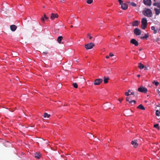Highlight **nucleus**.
I'll list each match as a JSON object with an SVG mask.
<instances>
[{
    "instance_id": "cd10ccee",
    "label": "nucleus",
    "mask_w": 160,
    "mask_h": 160,
    "mask_svg": "<svg viewBox=\"0 0 160 160\" xmlns=\"http://www.w3.org/2000/svg\"><path fill=\"white\" fill-rule=\"evenodd\" d=\"M72 85L73 87L76 88H77L78 87V85L76 83H73Z\"/></svg>"
},
{
    "instance_id": "8fccbe9b",
    "label": "nucleus",
    "mask_w": 160,
    "mask_h": 160,
    "mask_svg": "<svg viewBox=\"0 0 160 160\" xmlns=\"http://www.w3.org/2000/svg\"><path fill=\"white\" fill-rule=\"evenodd\" d=\"M143 58H145V57H143Z\"/></svg>"
},
{
    "instance_id": "f03ea898",
    "label": "nucleus",
    "mask_w": 160,
    "mask_h": 160,
    "mask_svg": "<svg viewBox=\"0 0 160 160\" xmlns=\"http://www.w3.org/2000/svg\"><path fill=\"white\" fill-rule=\"evenodd\" d=\"M142 23V28L143 29H145L147 27V19L145 18H142L141 20Z\"/></svg>"
},
{
    "instance_id": "3c124183",
    "label": "nucleus",
    "mask_w": 160,
    "mask_h": 160,
    "mask_svg": "<svg viewBox=\"0 0 160 160\" xmlns=\"http://www.w3.org/2000/svg\"><path fill=\"white\" fill-rule=\"evenodd\" d=\"M159 105H160V104H159Z\"/></svg>"
},
{
    "instance_id": "79ce46f5",
    "label": "nucleus",
    "mask_w": 160,
    "mask_h": 160,
    "mask_svg": "<svg viewBox=\"0 0 160 160\" xmlns=\"http://www.w3.org/2000/svg\"><path fill=\"white\" fill-rule=\"evenodd\" d=\"M107 106V104H105V105H104L103 107H106Z\"/></svg>"
},
{
    "instance_id": "6ab92c4d",
    "label": "nucleus",
    "mask_w": 160,
    "mask_h": 160,
    "mask_svg": "<svg viewBox=\"0 0 160 160\" xmlns=\"http://www.w3.org/2000/svg\"><path fill=\"white\" fill-rule=\"evenodd\" d=\"M153 5L156 6L157 7L160 8V3L159 2H155L153 3Z\"/></svg>"
},
{
    "instance_id": "bb28decb",
    "label": "nucleus",
    "mask_w": 160,
    "mask_h": 160,
    "mask_svg": "<svg viewBox=\"0 0 160 160\" xmlns=\"http://www.w3.org/2000/svg\"><path fill=\"white\" fill-rule=\"evenodd\" d=\"M152 83L154 84L156 86H158L159 85V82H158L154 80Z\"/></svg>"
},
{
    "instance_id": "1a4fd4ad",
    "label": "nucleus",
    "mask_w": 160,
    "mask_h": 160,
    "mask_svg": "<svg viewBox=\"0 0 160 160\" xmlns=\"http://www.w3.org/2000/svg\"><path fill=\"white\" fill-rule=\"evenodd\" d=\"M131 144L133 145L134 148H137L138 146V144L137 143V140H135L133 141H132Z\"/></svg>"
},
{
    "instance_id": "2eb2a0df",
    "label": "nucleus",
    "mask_w": 160,
    "mask_h": 160,
    "mask_svg": "<svg viewBox=\"0 0 160 160\" xmlns=\"http://www.w3.org/2000/svg\"><path fill=\"white\" fill-rule=\"evenodd\" d=\"M138 22L136 20L132 22V25L133 26H138Z\"/></svg>"
},
{
    "instance_id": "393cba45",
    "label": "nucleus",
    "mask_w": 160,
    "mask_h": 160,
    "mask_svg": "<svg viewBox=\"0 0 160 160\" xmlns=\"http://www.w3.org/2000/svg\"><path fill=\"white\" fill-rule=\"evenodd\" d=\"M128 3L130 5L133 6V7H135L136 6V4L132 2H128Z\"/></svg>"
},
{
    "instance_id": "2f4dec72",
    "label": "nucleus",
    "mask_w": 160,
    "mask_h": 160,
    "mask_svg": "<svg viewBox=\"0 0 160 160\" xmlns=\"http://www.w3.org/2000/svg\"><path fill=\"white\" fill-rule=\"evenodd\" d=\"M125 94L126 96H129V95H130V94H129L128 93V92H125Z\"/></svg>"
},
{
    "instance_id": "de8ad7c7",
    "label": "nucleus",
    "mask_w": 160,
    "mask_h": 160,
    "mask_svg": "<svg viewBox=\"0 0 160 160\" xmlns=\"http://www.w3.org/2000/svg\"><path fill=\"white\" fill-rule=\"evenodd\" d=\"M73 27V26H72V25H71V28H72V27Z\"/></svg>"
},
{
    "instance_id": "f704fd0d",
    "label": "nucleus",
    "mask_w": 160,
    "mask_h": 160,
    "mask_svg": "<svg viewBox=\"0 0 160 160\" xmlns=\"http://www.w3.org/2000/svg\"><path fill=\"white\" fill-rule=\"evenodd\" d=\"M122 99H123V98H119L118 99V101L120 102H122Z\"/></svg>"
},
{
    "instance_id": "f8f14e48",
    "label": "nucleus",
    "mask_w": 160,
    "mask_h": 160,
    "mask_svg": "<svg viewBox=\"0 0 160 160\" xmlns=\"http://www.w3.org/2000/svg\"><path fill=\"white\" fill-rule=\"evenodd\" d=\"M48 18L46 16V14H44V16L43 17H42L41 19V21L42 22H44L45 20H48Z\"/></svg>"
},
{
    "instance_id": "423d86ee",
    "label": "nucleus",
    "mask_w": 160,
    "mask_h": 160,
    "mask_svg": "<svg viewBox=\"0 0 160 160\" xmlns=\"http://www.w3.org/2000/svg\"><path fill=\"white\" fill-rule=\"evenodd\" d=\"M102 81L103 80L102 79H97L95 80L93 83L94 85H98L102 82Z\"/></svg>"
},
{
    "instance_id": "412c9836",
    "label": "nucleus",
    "mask_w": 160,
    "mask_h": 160,
    "mask_svg": "<svg viewBox=\"0 0 160 160\" xmlns=\"http://www.w3.org/2000/svg\"><path fill=\"white\" fill-rule=\"evenodd\" d=\"M50 115L48 114L47 113H44L43 115V117L44 118H49L50 116Z\"/></svg>"
},
{
    "instance_id": "4468645a",
    "label": "nucleus",
    "mask_w": 160,
    "mask_h": 160,
    "mask_svg": "<svg viewBox=\"0 0 160 160\" xmlns=\"http://www.w3.org/2000/svg\"><path fill=\"white\" fill-rule=\"evenodd\" d=\"M11 30L12 31H14L17 29V27L15 25H12L10 26Z\"/></svg>"
},
{
    "instance_id": "0eeeda50",
    "label": "nucleus",
    "mask_w": 160,
    "mask_h": 160,
    "mask_svg": "<svg viewBox=\"0 0 160 160\" xmlns=\"http://www.w3.org/2000/svg\"><path fill=\"white\" fill-rule=\"evenodd\" d=\"M134 33L136 35L138 36L141 34V32L139 29L136 28L134 30Z\"/></svg>"
},
{
    "instance_id": "b1692460",
    "label": "nucleus",
    "mask_w": 160,
    "mask_h": 160,
    "mask_svg": "<svg viewBox=\"0 0 160 160\" xmlns=\"http://www.w3.org/2000/svg\"><path fill=\"white\" fill-rule=\"evenodd\" d=\"M148 37V36L147 34H145L144 36L141 37L140 38L141 39H147Z\"/></svg>"
},
{
    "instance_id": "6e6552de",
    "label": "nucleus",
    "mask_w": 160,
    "mask_h": 160,
    "mask_svg": "<svg viewBox=\"0 0 160 160\" xmlns=\"http://www.w3.org/2000/svg\"><path fill=\"white\" fill-rule=\"evenodd\" d=\"M131 43L134 44L135 46H137L138 45V42L135 39H132L130 41Z\"/></svg>"
},
{
    "instance_id": "ea45409f",
    "label": "nucleus",
    "mask_w": 160,
    "mask_h": 160,
    "mask_svg": "<svg viewBox=\"0 0 160 160\" xmlns=\"http://www.w3.org/2000/svg\"><path fill=\"white\" fill-rule=\"evenodd\" d=\"M148 69V68L147 67H145L144 68V70H147Z\"/></svg>"
},
{
    "instance_id": "a18cd8bd",
    "label": "nucleus",
    "mask_w": 160,
    "mask_h": 160,
    "mask_svg": "<svg viewBox=\"0 0 160 160\" xmlns=\"http://www.w3.org/2000/svg\"><path fill=\"white\" fill-rule=\"evenodd\" d=\"M128 93L130 92V90H128Z\"/></svg>"
},
{
    "instance_id": "a878e982",
    "label": "nucleus",
    "mask_w": 160,
    "mask_h": 160,
    "mask_svg": "<svg viewBox=\"0 0 160 160\" xmlns=\"http://www.w3.org/2000/svg\"><path fill=\"white\" fill-rule=\"evenodd\" d=\"M156 115L158 116H160V112L158 110H157L156 111Z\"/></svg>"
},
{
    "instance_id": "aec40b11",
    "label": "nucleus",
    "mask_w": 160,
    "mask_h": 160,
    "mask_svg": "<svg viewBox=\"0 0 160 160\" xmlns=\"http://www.w3.org/2000/svg\"><path fill=\"white\" fill-rule=\"evenodd\" d=\"M154 10H155V13L156 15H158L160 13V11L159 10L156 8H154Z\"/></svg>"
},
{
    "instance_id": "a211bd4d",
    "label": "nucleus",
    "mask_w": 160,
    "mask_h": 160,
    "mask_svg": "<svg viewBox=\"0 0 160 160\" xmlns=\"http://www.w3.org/2000/svg\"><path fill=\"white\" fill-rule=\"evenodd\" d=\"M137 108L138 109H140L142 110H144L145 109V108L141 104L138 106Z\"/></svg>"
},
{
    "instance_id": "c03bdc74",
    "label": "nucleus",
    "mask_w": 160,
    "mask_h": 160,
    "mask_svg": "<svg viewBox=\"0 0 160 160\" xmlns=\"http://www.w3.org/2000/svg\"><path fill=\"white\" fill-rule=\"evenodd\" d=\"M157 41H159V38H157Z\"/></svg>"
},
{
    "instance_id": "c756f323",
    "label": "nucleus",
    "mask_w": 160,
    "mask_h": 160,
    "mask_svg": "<svg viewBox=\"0 0 160 160\" xmlns=\"http://www.w3.org/2000/svg\"><path fill=\"white\" fill-rule=\"evenodd\" d=\"M87 36L89 37L90 39H92L93 38V37L91 36V34L88 33L87 34Z\"/></svg>"
},
{
    "instance_id": "4c0bfd02",
    "label": "nucleus",
    "mask_w": 160,
    "mask_h": 160,
    "mask_svg": "<svg viewBox=\"0 0 160 160\" xmlns=\"http://www.w3.org/2000/svg\"><path fill=\"white\" fill-rule=\"evenodd\" d=\"M131 94V95H134V92H132L130 94V95Z\"/></svg>"
},
{
    "instance_id": "c85d7f7f",
    "label": "nucleus",
    "mask_w": 160,
    "mask_h": 160,
    "mask_svg": "<svg viewBox=\"0 0 160 160\" xmlns=\"http://www.w3.org/2000/svg\"><path fill=\"white\" fill-rule=\"evenodd\" d=\"M154 127L155 128H157L158 130L159 129V125L158 124H155L154 125Z\"/></svg>"
},
{
    "instance_id": "7c9ffc66",
    "label": "nucleus",
    "mask_w": 160,
    "mask_h": 160,
    "mask_svg": "<svg viewBox=\"0 0 160 160\" xmlns=\"http://www.w3.org/2000/svg\"><path fill=\"white\" fill-rule=\"evenodd\" d=\"M93 2V1H87V2L88 4H91Z\"/></svg>"
},
{
    "instance_id": "20e7f679",
    "label": "nucleus",
    "mask_w": 160,
    "mask_h": 160,
    "mask_svg": "<svg viewBox=\"0 0 160 160\" xmlns=\"http://www.w3.org/2000/svg\"><path fill=\"white\" fill-rule=\"evenodd\" d=\"M95 46V45L92 43H90L85 45V47L86 49L88 50L92 48Z\"/></svg>"
},
{
    "instance_id": "473e14b6",
    "label": "nucleus",
    "mask_w": 160,
    "mask_h": 160,
    "mask_svg": "<svg viewBox=\"0 0 160 160\" xmlns=\"http://www.w3.org/2000/svg\"><path fill=\"white\" fill-rule=\"evenodd\" d=\"M114 56L113 54L112 53H110L109 54V56L112 57Z\"/></svg>"
},
{
    "instance_id": "37998d69",
    "label": "nucleus",
    "mask_w": 160,
    "mask_h": 160,
    "mask_svg": "<svg viewBox=\"0 0 160 160\" xmlns=\"http://www.w3.org/2000/svg\"><path fill=\"white\" fill-rule=\"evenodd\" d=\"M140 75H137V77H138V78L140 77Z\"/></svg>"
},
{
    "instance_id": "72a5a7b5",
    "label": "nucleus",
    "mask_w": 160,
    "mask_h": 160,
    "mask_svg": "<svg viewBox=\"0 0 160 160\" xmlns=\"http://www.w3.org/2000/svg\"><path fill=\"white\" fill-rule=\"evenodd\" d=\"M151 29L152 30H155V28L154 26H152L151 27Z\"/></svg>"
},
{
    "instance_id": "e433bc0d",
    "label": "nucleus",
    "mask_w": 160,
    "mask_h": 160,
    "mask_svg": "<svg viewBox=\"0 0 160 160\" xmlns=\"http://www.w3.org/2000/svg\"><path fill=\"white\" fill-rule=\"evenodd\" d=\"M153 32L155 34L157 32V30H154Z\"/></svg>"
},
{
    "instance_id": "c9c22d12",
    "label": "nucleus",
    "mask_w": 160,
    "mask_h": 160,
    "mask_svg": "<svg viewBox=\"0 0 160 160\" xmlns=\"http://www.w3.org/2000/svg\"><path fill=\"white\" fill-rule=\"evenodd\" d=\"M43 53L44 54H47L48 53V52L47 51H46L45 52H43Z\"/></svg>"
},
{
    "instance_id": "dca6fc26",
    "label": "nucleus",
    "mask_w": 160,
    "mask_h": 160,
    "mask_svg": "<svg viewBox=\"0 0 160 160\" xmlns=\"http://www.w3.org/2000/svg\"><path fill=\"white\" fill-rule=\"evenodd\" d=\"M138 68L140 69H142L145 68V66L141 62H139L138 64Z\"/></svg>"
},
{
    "instance_id": "f3484780",
    "label": "nucleus",
    "mask_w": 160,
    "mask_h": 160,
    "mask_svg": "<svg viewBox=\"0 0 160 160\" xmlns=\"http://www.w3.org/2000/svg\"><path fill=\"white\" fill-rule=\"evenodd\" d=\"M63 38V37L62 36H60L58 38L57 41L59 43H60Z\"/></svg>"
},
{
    "instance_id": "9d476101",
    "label": "nucleus",
    "mask_w": 160,
    "mask_h": 160,
    "mask_svg": "<svg viewBox=\"0 0 160 160\" xmlns=\"http://www.w3.org/2000/svg\"><path fill=\"white\" fill-rule=\"evenodd\" d=\"M58 15L57 13H52L51 14V16L50 17L51 19L52 20H53L55 18H58Z\"/></svg>"
},
{
    "instance_id": "49530a36",
    "label": "nucleus",
    "mask_w": 160,
    "mask_h": 160,
    "mask_svg": "<svg viewBox=\"0 0 160 160\" xmlns=\"http://www.w3.org/2000/svg\"><path fill=\"white\" fill-rule=\"evenodd\" d=\"M129 100H132V99L130 98V99H129Z\"/></svg>"
},
{
    "instance_id": "a19ab883",
    "label": "nucleus",
    "mask_w": 160,
    "mask_h": 160,
    "mask_svg": "<svg viewBox=\"0 0 160 160\" xmlns=\"http://www.w3.org/2000/svg\"><path fill=\"white\" fill-rule=\"evenodd\" d=\"M158 94L160 95V91H159L158 90Z\"/></svg>"
},
{
    "instance_id": "ddd939ff",
    "label": "nucleus",
    "mask_w": 160,
    "mask_h": 160,
    "mask_svg": "<svg viewBox=\"0 0 160 160\" xmlns=\"http://www.w3.org/2000/svg\"><path fill=\"white\" fill-rule=\"evenodd\" d=\"M129 99H130V97L126 98V101L128 102L130 104H131L133 102L134 103V104H136V101L135 100H129Z\"/></svg>"
},
{
    "instance_id": "39448f33",
    "label": "nucleus",
    "mask_w": 160,
    "mask_h": 160,
    "mask_svg": "<svg viewBox=\"0 0 160 160\" xmlns=\"http://www.w3.org/2000/svg\"><path fill=\"white\" fill-rule=\"evenodd\" d=\"M138 91L140 92L146 93L147 92L148 90L146 88L141 86L138 88Z\"/></svg>"
},
{
    "instance_id": "09e8293b",
    "label": "nucleus",
    "mask_w": 160,
    "mask_h": 160,
    "mask_svg": "<svg viewBox=\"0 0 160 160\" xmlns=\"http://www.w3.org/2000/svg\"><path fill=\"white\" fill-rule=\"evenodd\" d=\"M141 50H142V49H139V50H140V51Z\"/></svg>"
},
{
    "instance_id": "9b49d317",
    "label": "nucleus",
    "mask_w": 160,
    "mask_h": 160,
    "mask_svg": "<svg viewBox=\"0 0 160 160\" xmlns=\"http://www.w3.org/2000/svg\"><path fill=\"white\" fill-rule=\"evenodd\" d=\"M143 2L145 5L150 6L152 4L151 1H143Z\"/></svg>"
},
{
    "instance_id": "4be33fe9",
    "label": "nucleus",
    "mask_w": 160,
    "mask_h": 160,
    "mask_svg": "<svg viewBox=\"0 0 160 160\" xmlns=\"http://www.w3.org/2000/svg\"><path fill=\"white\" fill-rule=\"evenodd\" d=\"M109 79V78L108 77L106 78L104 77L103 78V81L104 82V83H107L108 82V80Z\"/></svg>"
},
{
    "instance_id": "7ed1b4c3",
    "label": "nucleus",
    "mask_w": 160,
    "mask_h": 160,
    "mask_svg": "<svg viewBox=\"0 0 160 160\" xmlns=\"http://www.w3.org/2000/svg\"><path fill=\"white\" fill-rule=\"evenodd\" d=\"M119 4L121 5V8L123 10H126L128 8V5L125 3H123L122 1H118Z\"/></svg>"
},
{
    "instance_id": "58836bf2",
    "label": "nucleus",
    "mask_w": 160,
    "mask_h": 160,
    "mask_svg": "<svg viewBox=\"0 0 160 160\" xmlns=\"http://www.w3.org/2000/svg\"><path fill=\"white\" fill-rule=\"evenodd\" d=\"M109 56H107L106 57V58H107V59H108V58H109Z\"/></svg>"
},
{
    "instance_id": "f257e3e1",
    "label": "nucleus",
    "mask_w": 160,
    "mask_h": 160,
    "mask_svg": "<svg viewBox=\"0 0 160 160\" xmlns=\"http://www.w3.org/2000/svg\"><path fill=\"white\" fill-rule=\"evenodd\" d=\"M142 13L144 15L148 17H151L152 16V11L149 9H147L144 10Z\"/></svg>"
},
{
    "instance_id": "5701e85b",
    "label": "nucleus",
    "mask_w": 160,
    "mask_h": 160,
    "mask_svg": "<svg viewBox=\"0 0 160 160\" xmlns=\"http://www.w3.org/2000/svg\"><path fill=\"white\" fill-rule=\"evenodd\" d=\"M41 156V154L40 153H37L35 156V158L39 159Z\"/></svg>"
}]
</instances>
